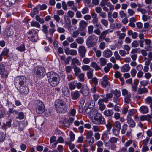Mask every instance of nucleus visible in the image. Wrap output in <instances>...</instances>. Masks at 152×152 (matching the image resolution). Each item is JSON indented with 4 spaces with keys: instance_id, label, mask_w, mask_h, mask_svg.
<instances>
[{
    "instance_id": "a19ab883",
    "label": "nucleus",
    "mask_w": 152,
    "mask_h": 152,
    "mask_svg": "<svg viewBox=\"0 0 152 152\" xmlns=\"http://www.w3.org/2000/svg\"><path fill=\"white\" fill-rule=\"evenodd\" d=\"M65 143L66 144L68 145L70 149L71 150H72L75 147V145L71 143V141H65Z\"/></svg>"
},
{
    "instance_id": "7c9ffc66",
    "label": "nucleus",
    "mask_w": 152,
    "mask_h": 152,
    "mask_svg": "<svg viewBox=\"0 0 152 152\" xmlns=\"http://www.w3.org/2000/svg\"><path fill=\"white\" fill-rule=\"evenodd\" d=\"M148 92V90L146 88H139L137 90V94H142L147 93Z\"/></svg>"
},
{
    "instance_id": "bb28decb",
    "label": "nucleus",
    "mask_w": 152,
    "mask_h": 152,
    "mask_svg": "<svg viewBox=\"0 0 152 152\" xmlns=\"http://www.w3.org/2000/svg\"><path fill=\"white\" fill-rule=\"evenodd\" d=\"M69 89L72 90L75 89L76 86V81H74L70 82L68 84Z\"/></svg>"
},
{
    "instance_id": "39448f33",
    "label": "nucleus",
    "mask_w": 152,
    "mask_h": 152,
    "mask_svg": "<svg viewBox=\"0 0 152 152\" xmlns=\"http://www.w3.org/2000/svg\"><path fill=\"white\" fill-rule=\"evenodd\" d=\"M92 122L96 124L104 125L105 124V119L101 114L96 113L92 119Z\"/></svg>"
},
{
    "instance_id": "f03ea898",
    "label": "nucleus",
    "mask_w": 152,
    "mask_h": 152,
    "mask_svg": "<svg viewBox=\"0 0 152 152\" xmlns=\"http://www.w3.org/2000/svg\"><path fill=\"white\" fill-rule=\"evenodd\" d=\"M55 107L57 113H65L66 111L67 106L66 103L64 101L58 99L55 102Z\"/></svg>"
},
{
    "instance_id": "8fccbe9b",
    "label": "nucleus",
    "mask_w": 152,
    "mask_h": 152,
    "mask_svg": "<svg viewBox=\"0 0 152 152\" xmlns=\"http://www.w3.org/2000/svg\"><path fill=\"white\" fill-rule=\"evenodd\" d=\"M88 32L89 34H91L93 33L94 29V26L92 25L89 26L88 28Z\"/></svg>"
},
{
    "instance_id": "7ed1b4c3",
    "label": "nucleus",
    "mask_w": 152,
    "mask_h": 152,
    "mask_svg": "<svg viewBox=\"0 0 152 152\" xmlns=\"http://www.w3.org/2000/svg\"><path fill=\"white\" fill-rule=\"evenodd\" d=\"M48 80L52 86H56L59 83V76L54 72H51L47 75Z\"/></svg>"
},
{
    "instance_id": "9b49d317",
    "label": "nucleus",
    "mask_w": 152,
    "mask_h": 152,
    "mask_svg": "<svg viewBox=\"0 0 152 152\" xmlns=\"http://www.w3.org/2000/svg\"><path fill=\"white\" fill-rule=\"evenodd\" d=\"M44 106L43 102L40 100L37 101V103L36 111L38 114H41L44 111Z\"/></svg>"
},
{
    "instance_id": "f8f14e48",
    "label": "nucleus",
    "mask_w": 152,
    "mask_h": 152,
    "mask_svg": "<svg viewBox=\"0 0 152 152\" xmlns=\"http://www.w3.org/2000/svg\"><path fill=\"white\" fill-rule=\"evenodd\" d=\"M121 128V124L118 121H116L114 124L112 129L113 133L116 135L119 132Z\"/></svg>"
},
{
    "instance_id": "2eb2a0df",
    "label": "nucleus",
    "mask_w": 152,
    "mask_h": 152,
    "mask_svg": "<svg viewBox=\"0 0 152 152\" xmlns=\"http://www.w3.org/2000/svg\"><path fill=\"white\" fill-rule=\"evenodd\" d=\"M102 80L101 82V85L104 87L109 86H110V83L109 82V79L106 76H104L102 79Z\"/></svg>"
},
{
    "instance_id": "4be33fe9",
    "label": "nucleus",
    "mask_w": 152,
    "mask_h": 152,
    "mask_svg": "<svg viewBox=\"0 0 152 152\" xmlns=\"http://www.w3.org/2000/svg\"><path fill=\"white\" fill-rule=\"evenodd\" d=\"M112 54V52L109 49H107L103 52V56L106 58L111 57Z\"/></svg>"
},
{
    "instance_id": "b1692460",
    "label": "nucleus",
    "mask_w": 152,
    "mask_h": 152,
    "mask_svg": "<svg viewBox=\"0 0 152 152\" xmlns=\"http://www.w3.org/2000/svg\"><path fill=\"white\" fill-rule=\"evenodd\" d=\"M139 111L142 114H146L149 112L148 107L146 106H141L140 109Z\"/></svg>"
},
{
    "instance_id": "58836bf2",
    "label": "nucleus",
    "mask_w": 152,
    "mask_h": 152,
    "mask_svg": "<svg viewBox=\"0 0 152 152\" xmlns=\"http://www.w3.org/2000/svg\"><path fill=\"white\" fill-rule=\"evenodd\" d=\"M113 114V112L112 110H105L104 112V114L107 116H111Z\"/></svg>"
},
{
    "instance_id": "49530a36",
    "label": "nucleus",
    "mask_w": 152,
    "mask_h": 152,
    "mask_svg": "<svg viewBox=\"0 0 152 152\" xmlns=\"http://www.w3.org/2000/svg\"><path fill=\"white\" fill-rule=\"evenodd\" d=\"M31 26L35 27L37 28H39L40 27V25L39 23L36 21H32L31 23Z\"/></svg>"
},
{
    "instance_id": "338daca9",
    "label": "nucleus",
    "mask_w": 152,
    "mask_h": 152,
    "mask_svg": "<svg viewBox=\"0 0 152 152\" xmlns=\"http://www.w3.org/2000/svg\"><path fill=\"white\" fill-rule=\"evenodd\" d=\"M137 71L134 69H132L130 71V73L132 76V77H134L135 76L137 73Z\"/></svg>"
},
{
    "instance_id": "79ce46f5",
    "label": "nucleus",
    "mask_w": 152,
    "mask_h": 152,
    "mask_svg": "<svg viewBox=\"0 0 152 152\" xmlns=\"http://www.w3.org/2000/svg\"><path fill=\"white\" fill-rule=\"evenodd\" d=\"M128 127V126L127 124H125L123 125L121 130V132L122 134H125L126 131L127 130Z\"/></svg>"
},
{
    "instance_id": "680f3d73",
    "label": "nucleus",
    "mask_w": 152,
    "mask_h": 152,
    "mask_svg": "<svg viewBox=\"0 0 152 152\" xmlns=\"http://www.w3.org/2000/svg\"><path fill=\"white\" fill-rule=\"evenodd\" d=\"M67 14L69 17L72 18L74 17L75 14L73 11L69 10L67 12Z\"/></svg>"
},
{
    "instance_id": "393cba45",
    "label": "nucleus",
    "mask_w": 152,
    "mask_h": 152,
    "mask_svg": "<svg viewBox=\"0 0 152 152\" xmlns=\"http://www.w3.org/2000/svg\"><path fill=\"white\" fill-rule=\"evenodd\" d=\"M130 69V67L128 64H125L123 65L120 68L121 71L125 72L129 71Z\"/></svg>"
},
{
    "instance_id": "f3484780",
    "label": "nucleus",
    "mask_w": 152,
    "mask_h": 152,
    "mask_svg": "<svg viewBox=\"0 0 152 152\" xmlns=\"http://www.w3.org/2000/svg\"><path fill=\"white\" fill-rule=\"evenodd\" d=\"M81 94L84 96H87L89 93L88 88L87 86L85 85L83 86L80 91Z\"/></svg>"
},
{
    "instance_id": "4c0bfd02",
    "label": "nucleus",
    "mask_w": 152,
    "mask_h": 152,
    "mask_svg": "<svg viewBox=\"0 0 152 152\" xmlns=\"http://www.w3.org/2000/svg\"><path fill=\"white\" fill-rule=\"evenodd\" d=\"M112 64L111 63H109L107 64L106 66H105L104 69V71L106 73H107L110 70V69L112 67Z\"/></svg>"
},
{
    "instance_id": "a211bd4d",
    "label": "nucleus",
    "mask_w": 152,
    "mask_h": 152,
    "mask_svg": "<svg viewBox=\"0 0 152 152\" xmlns=\"http://www.w3.org/2000/svg\"><path fill=\"white\" fill-rule=\"evenodd\" d=\"M78 51L80 53V56L81 57L83 58L85 56L86 50L84 46H79Z\"/></svg>"
},
{
    "instance_id": "de8ad7c7",
    "label": "nucleus",
    "mask_w": 152,
    "mask_h": 152,
    "mask_svg": "<svg viewBox=\"0 0 152 152\" xmlns=\"http://www.w3.org/2000/svg\"><path fill=\"white\" fill-rule=\"evenodd\" d=\"M100 21L101 23L105 27H107L108 25V22L106 19H102Z\"/></svg>"
},
{
    "instance_id": "f257e3e1",
    "label": "nucleus",
    "mask_w": 152,
    "mask_h": 152,
    "mask_svg": "<svg viewBox=\"0 0 152 152\" xmlns=\"http://www.w3.org/2000/svg\"><path fill=\"white\" fill-rule=\"evenodd\" d=\"M14 83L22 94L26 95L29 92V89L26 86V79L24 76H18L15 79Z\"/></svg>"
},
{
    "instance_id": "20e7f679",
    "label": "nucleus",
    "mask_w": 152,
    "mask_h": 152,
    "mask_svg": "<svg viewBox=\"0 0 152 152\" xmlns=\"http://www.w3.org/2000/svg\"><path fill=\"white\" fill-rule=\"evenodd\" d=\"M118 141V138L115 137H112L109 139L108 141L104 143L105 147L112 150H115L116 148V146L115 144Z\"/></svg>"
},
{
    "instance_id": "13d9d810",
    "label": "nucleus",
    "mask_w": 152,
    "mask_h": 152,
    "mask_svg": "<svg viewBox=\"0 0 152 152\" xmlns=\"http://www.w3.org/2000/svg\"><path fill=\"white\" fill-rule=\"evenodd\" d=\"M91 69L89 66L86 65H84L82 67V69L83 71H89Z\"/></svg>"
},
{
    "instance_id": "ea45409f",
    "label": "nucleus",
    "mask_w": 152,
    "mask_h": 152,
    "mask_svg": "<svg viewBox=\"0 0 152 152\" xmlns=\"http://www.w3.org/2000/svg\"><path fill=\"white\" fill-rule=\"evenodd\" d=\"M84 39L81 37H78L75 39V42L78 44H82L84 42Z\"/></svg>"
},
{
    "instance_id": "5fc2aeb1",
    "label": "nucleus",
    "mask_w": 152,
    "mask_h": 152,
    "mask_svg": "<svg viewBox=\"0 0 152 152\" xmlns=\"http://www.w3.org/2000/svg\"><path fill=\"white\" fill-rule=\"evenodd\" d=\"M72 70V69L71 66H67L65 67V71L66 73H70Z\"/></svg>"
},
{
    "instance_id": "bf43d9fd",
    "label": "nucleus",
    "mask_w": 152,
    "mask_h": 152,
    "mask_svg": "<svg viewBox=\"0 0 152 152\" xmlns=\"http://www.w3.org/2000/svg\"><path fill=\"white\" fill-rule=\"evenodd\" d=\"M119 54L122 57H125L127 54L126 52L124 50H120L119 51Z\"/></svg>"
},
{
    "instance_id": "603ef678",
    "label": "nucleus",
    "mask_w": 152,
    "mask_h": 152,
    "mask_svg": "<svg viewBox=\"0 0 152 152\" xmlns=\"http://www.w3.org/2000/svg\"><path fill=\"white\" fill-rule=\"evenodd\" d=\"M70 137V140L69 141H74L75 139V134L71 131L70 132L69 134Z\"/></svg>"
},
{
    "instance_id": "ddd939ff",
    "label": "nucleus",
    "mask_w": 152,
    "mask_h": 152,
    "mask_svg": "<svg viewBox=\"0 0 152 152\" xmlns=\"http://www.w3.org/2000/svg\"><path fill=\"white\" fill-rule=\"evenodd\" d=\"M114 96L113 98V102L116 103H117L120 100L121 96L120 91L116 90L113 92Z\"/></svg>"
},
{
    "instance_id": "9d476101",
    "label": "nucleus",
    "mask_w": 152,
    "mask_h": 152,
    "mask_svg": "<svg viewBox=\"0 0 152 152\" xmlns=\"http://www.w3.org/2000/svg\"><path fill=\"white\" fill-rule=\"evenodd\" d=\"M122 95L124 96V102L126 104L129 103L131 101V94L128 91L124 89L122 90Z\"/></svg>"
},
{
    "instance_id": "6ab92c4d",
    "label": "nucleus",
    "mask_w": 152,
    "mask_h": 152,
    "mask_svg": "<svg viewBox=\"0 0 152 152\" xmlns=\"http://www.w3.org/2000/svg\"><path fill=\"white\" fill-rule=\"evenodd\" d=\"M67 4L68 6L70 7L71 9L75 12L77 10V7L76 5L75 4L74 1H69L67 3Z\"/></svg>"
},
{
    "instance_id": "f704fd0d",
    "label": "nucleus",
    "mask_w": 152,
    "mask_h": 152,
    "mask_svg": "<svg viewBox=\"0 0 152 152\" xmlns=\"http://www.w3.org/2000/svg\"><path fill=\"white\" fill-rule=\"evenodd\" d=\"M128 111V115H127V118H132L131 117L134 114L135 110L134 109H131L129 110Z\"/></svg>"
},
{
    "instance_id": "2f4dec72",
    "label": "nucleus",
    "mask_w": 152,
    "mask_h": 152,
    "mask_svg": "<svg viewBox=\"0 0 152 152\" xmlns=\"http://www.w3.org/2000/svg\"><path fill=\"white\" fill-rule=\"evenodd\" d=\"M63 94L66 97H68L69 95V93L68 88L66 87H64L62 89Z\"/></svg>"
},
{
    "instance_id": "052dcab7",
    "label": "nucleus",
    "mask_w": 152,
    "mask_h": 152,
    "mask_svg": "<svg viewBox=\"0 0 152 152\" xmlns=\"http://www.w3.org/2000/svg\"><path fill=\"white\" fill-rule=\"evenodd\" d=\"M139 45L138 42L136 40L134 41L132 43V46L134 48L138 47Z\"/></svg>"
},
{
    "instance_id": "774afa93",
    "label": "nucleus",
    "mask_w": 152,
    "mask_h": 152,
    "mask_svg": "<svg viewBox=\"0 0 152 152\" xmlns=\"http://www.w3.org/2000/svg\"><path fill=\"white\" fill-rule=\"evenodd\" d=\"M127 11L129 15L131 16L135 14L134 11L132 9H128Z\"/></svg>"
},
{
    "instance_id": "412c9836",
    "label": "nucleus",
    "mask_w": 152,
    "mask_h": 152,
    "mask_svg": "<svg viewBox=\"0 0 152 152\" xmlns=\"http://www.w3.org/2000/svg\"><path fill=\"white\" fill-rule=\"evenodd\" d=\"M80 94L79 91L75 90L71 93V98L72 100H77L80 96Z\"/></svg>"
},
{
    "instance_id": "c9c22d12",
    "label": "nucleus",
    "mask_w": 152,
    "mask_h": 152,
    "mask_svg": "<svg viewBox=\"0 0 152 152\" xmlns=\"http://www.w3.org/2000/svg\"><path fill=\"white\" fill-rule=\"evenodd\" d=\"M109 32V29L105 30L102 32L99 37V38H103L106 37V35Z\"/></svg>"
},
{
    "instance_id": "0e129e2a",
    "label": "nucleus",
    "mask_w": 152,
    "mask_h": 152,
    "mask_svg": "<svg viewBox=\"0 0 152 152\" xmlns=\"http://www.w3.org/2000/svg\"><path fill=\"white\" fill-rule=\"evenodd\" d=\"M149 83V81L146 80H142L140 82V84L143 86H145Z\"/></svg>"
},
{
    "instance_id": "cd10ccee",
    "label": "nucleus",
    "mask_w": 152,
    "mask_h": 152,
    "mask_svg": "<svg viewBox=\"0 0 152 152\" xmlns=\"http://www.w3.org/2000/svg\"><path fill=\"white\" fill-rule=\"evenodd\" d=\"M127 122L130 127L133 128L135 126V123L132 118H127Z\"/></svg>"
},
{
    "instance_id": "e2e57ef3",
    "label": "nucleus",
    "mask_w": 152,
    "mask_h": 152,
    "mask_svg": "<svg viewBox=\"0 0 152 152\" xmlns=\"http://www.w3.org/2000/svg\"><path fill=\"white\" fill-rule=\"evenodd\" d=\"M78 78L80 79V81L83 82L84 80V75L83 73H82L80 75H78V76H77Z\"/></svg>"
},
{
    "instance_id": "6e6552de",
    "label": "nucleus",
    "mask_w": 152,
    "mask_h": 152,
    "mask_svg": "<svg viewBox=\"0 0 152 152\" xmlns=\"http://www.w3.org/2000/svg\"><path fill=\"white\" fill-rule=\"evenodd\" d=\"M34 74L37 77L43 78L45 75V69L42 67L36 66L34 68Z\"/></svg>"
},
{
    "instance_id": "864d4df0",
    "label": "nucleus",
    "mask_w": 152,
    "mask_h": 152,
    "mask_svg": "<svg viewBox=\"0 0 152 152\" xmlns=\"http://www.w3.org/2000/svg\"><path fill=\"white\" fill-rule=\"evenodd\" d=\"M42 31L45 34H46L48 32V27L46 25H44L42 26Z\"/></svg>"
},
{
    "instance_id": "1a4fd4ad",
    "label": "nucleus",
    "mask_w": 152,
    "mask_h": 152,
    "mask_svg": "<svg viewBox=\"0 0 152 152\" xmlns=\"http://www.w3.org/2000/svg\"><path fill=\"white\" fill-rule=\"evenodd\" d=\"M14 33V28L12 26L7 27L3 32L4 38H8L12 36Z\"/></svg>"
},
{
    "instance_id": "a878e982",
    "label": "nucleus",
    "mask_w": 152,
    "mask_h": 152,
    "mask_svg": "<svg viewBox=\"0 0 152 152\" xmlns=\"http://www.w3.org/2000/svg\"><path fill=\"white\" fill-rule=\"evenodd\" d=\"M16 0H5L4 4L6 6H10L15 4Z\"/></svg>"
},
{
    "instance_id": "e433bc0d",
    "label": "nucleus",
    "mask_w": 152,
    "mask_h": 152,
    "mask_svg": "<svg viewBox=\"0 0 152 152\" xmlns=\"http://www.w3.org/2000/svg\"><path fill=\"white\" fill-rule=\"evenodd\" d=\"M77 64L78 66H80L81 64L79 60L76 58H74L72 60L71 64L72 65H76L75 64Z\"/></svg>"
},
{
    "instance_id": "c756f323",
    "label": "nucleus",
    "mask_w": 152,
    "mask_h": 152,
    "mask_svg": "<svg viewBox=\"0 0 152 152\" xmlns=\"http://www.w3.org/2000/svg\"><path fill=\"white\" fill-rule=\"evenodd\" d=\"M33 33L34 35L32 37L30 36L29 39L32 41L36 42L38 39V36L37 31H33Z\"/></svg>"
},
{
    "instance_id": "37998d69",
    "label": "nucleus",
    "mask_w": 152,
    "mask_h": 152,
    "mask_svg": "<svg viewBox=\"0 0 152 152\" xmlns=\"http://www.w3.org/2000/svg\"><path fill=\"white\" fill-rule=\"evenodd\" d=\"M25 115L23 112H19L18 114V116L16 117V118L21 120L23 119Z\"/></svg>"
},
{
    "instance_id": "3c124183",
    "label": "nucleus",
    "mask_w": 152,
    "mask_h": 152,
    "mask_svg": "<svg viewBox=\"0 0 152 152\" xmlns=\"http://www.w3.org/2000/svg\"><path fill=\"white\" fill-rule=\"evenodd\" d=\"M114 57L116 58L117 60H121V56L118 53L117 51H115L114 53Z\"/></svg>"
},
{
    "instance_id": "423d86ee",
    "label": "nucleus",
    "mask_w": 152,
    "mask_h": 152,
    "mask_svg": "<svg viewBox=\"0 0 152 152\" xmlns=\"http://www.w3.org/2000/svg\"><path fill=\"white\" fill-rule=\"evenodd\" d=\"M100 3L99 5L102 7L103 10L106 12H108L109 10L110 11H112L114 9V6L112 5L110 2H105L109 0H102Z\"/></svg>"
},
{
    "instance_id": "0eeeda50",
    "label": "nucleus",
    "mask_w": 152,
    "mask_h": 152,
    "mask_svg": "<svg viewBox=\"0 0 152 152\" xmlns=\"http://www.w3.org/2000/svg\"><path fill=\"white\" fill-rule=\"evenodd\" d=\"M98 39V37L95 35L89 36L86 40V45L90 47H92L96 45V41Z\"/></svg>"
},
{
    "instance_id": "09e8293b",
    "label": "nucleus",
    "mask_w": 152,
    "mask_h": 152,
    "mask_svg": "<svg viewBox=\"0 0 152 152\" xmlns=\"http://www.w3.org/2000/svg\"><path fill=\"white\" fill-rule=\"evenodd\" d=\"M35 18L36 20L39 22L41 24L44 23V21L43 18H41L39 15H36Z\"/></svg>"
},
{
    "instance_id": "a18cd8bd",
    "label": "nucleus",
    "mask_w": 152,
    "mask_h": 152,
    "mask_svg": "<svg viewBox=\"0 0 152 152\" xmlns=\"http://www.w3.org/2000/svg\"><path fill=\"white\" fill-rule=\"evenodd\" d=\"M86 141L88 143L90 146H91L94 141V138L87 139Z\"/></svg>"
},
{
    "instance_id": "5701e85b",
    "label": "nucleus",
    "mask_w": 152,
    "mask_h": 152,
    "mask_svg": "<svg viewBox=\"0 0 152 152\" xmlns=\"http://www.w3.org/2000/svg\"><path fill=\"white\" fill-rule=\"evenodd\" d=\"M91 15L92 18V22L94 24L97 23L98 21L97 15L95 12H93L91 13Z\"/></svg>"
},
{
    "instance_id": "4d7b16f0",
    "label": "nucleus",
    "mask_w": 152,
    "mask_h": 152,
    "mask_svg": "<svg viewBox=\"0 0 152 152\" xmlns=\"http://www.w3.org/2000/svg\"><path fill=\"white\" fill-rule=\"evenodd\" d=\"M89 12V9L88 7H85L83 8L81 11V12L83 14L88 13Z\"/></svg>"
},
{
    "instance_id": "69168bd1",
    "label": "nucleus",
    "mask_w": 152,
    "mask_h": 152,
    "mask_svg": "<svg viewBox=\"0 0 152 152\" xmlns=\"http://www.w3.org/2000/svg\"><path fill=\"white\" fill-rule=\"evenodd\" d=\"M146 104H151L152 103V98L151 97H147L145 100Z\"/></svg>"
},
{
    "instance_id": "aec40b11",
    "label": "nucleus",
    "mask_w": 152,
    "mask_h": 152,
    "mask_svg": "<svg viewBox=\"0 0 152 152\" xmlns=\"http://www.w3.org/2000/svg\"><path fill=\"white\" fill-rule=\"evenodd\" d=\"M88 24V23L84 20H81L79 24V29L81 31L85 29Z\"/></svg>"
},
{
    "instance_id": "4468645a",
    "label": "nucleus",
    "mask_w": 152,
    "mask_h": 152,
    "mask_svg": "<svg viewBox=\"0 0 152 152\" xmlns=\"http://www.w3.org/2000/svg\"><path fill=\"white\" fill-rule=\"evenodd\" d=\"M0 73L3 77H7L8 75V72L5 70L4 65L0 63Z\"/></svg>"
},
{
    "instance_id": "72a5a7b5",
    "label": "nucleus",
    "mask_w": 152,
    "mask_h": 152,
    "mask_svg": "<svg viewBox=\"0 0 152 152\" xmlns=\"http://www.w3.org/2000/svg\"><path fill=\"white\" fill-rule=\"evenodd\" d=\"M91 67L94 68L96 71L100 70L101 69V67L98 65L97 64L94 62L91 63Z\"/></svg>"
},
{
    "instance_id": "6e6d98bb",
    "label": "nucleus",
    "mask_w": 152,
    "mask_h": 152,
    "mask_svg": "<svg viewBox=\"0 0 152 152\" xmlns=\"http://www.w3.org/2000/svg\"><path fill=\"white\" fill-rule=\"evenodd\" d=\"M16 49L20 52L24 51L25 50V47L24 44L21 45L19 47H17Z\"/></svg>"
},
{
    "instance_id": "c03bdc74",
    "label": "nucleus",
    "mask_w": 152,
    "mask_h": 152,
    "mask_svg": "<svg viewBox=\"0 0 152 152\" xmlns=\"http://www.w3.org/2000/svg\"><path fill=\"white\" fill-rule=\"evenodd\" d=\"M93 69H91L90 70L87 72V75L88 78L89 79H91L93 75Z\"/></svg>"
},
{
    "instance_id": "dca6fc26",
    "label": "nucleus",
    "mask_w": 152,
    "mask_h": 152,
    "mask_svg": "<svg viewBox=\"0 0 152 152\" xmlns=\"http://www.w3.org/2000/svg\"><path fill=\"white\" fill-rule=\"evenodd\" d=\"M64 21L65 22V27L67 28L68 31L69 32H71L73 30V29H72V26L71 25V20L69 18H65V16L64 17Z\"/></svg>"
},
{
    "instance_id": "c85d7f7f",
    "label": "nucleus",
    "mask_w": 152,
    "mask_h": 152,
    "mask_svg": "<svg viewBox=\"0 0 152 152\" xmlns=\"http://www.w3.org/2000/svg\"><path fill=\"white\" fill-rule=\"evenodd\" d=\"M74 71L75 72V75L76 76H78V75L81 72V70L79 68L77 67L76 65H74L72 66Z\"/></svg>"
},
{
    "instance_id": "473e14b6",
    "label": "nucleus",
    "mask_w": 152,
    "mask_h": 152,
    "mask_svg": "<svg viewBox=\"0 0 152 152\" xmlns=\"http://www.w3.org/2000/svg\"><path fill=\"white\" fill-rule=\"evenodd\" d=\"M99 61L100 66H104L107 63V59L102 57L99 58Z\"/></svg>"
}]
</instances>
